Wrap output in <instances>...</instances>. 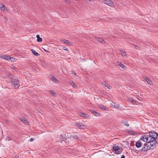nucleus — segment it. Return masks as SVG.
I'll return each mask as SVG.
<instances>
[{"instance_id":"obj_1","label":"nucleus","mask_w":158,"mask_h":158,"mask_svg":"<svg viewBox=\"0 0 158 158\" xmlns=\"http://www.w3.org/2000/svg\"><path fill=\"white\" fill-rule=\"evenodd\" d=\"M140 139L144 142H153L151 146H153L158 143V135L155 131H151L144 135Z\"/></svg>"},{"instance_id":"obj_2","label":"nucleus","mask_w":158,"mask_h":158,"mask_svg":"<svg viewBox=\"0 0 158 158\" xmlns=\"http://www.w3.org/2000/svg\"><path fill=\"white\" fill-rule=\"evenodd\" d=\"M123 149L120 148V147L118 145H116L115 144L113 147V151L114 152V153L116 154H119L122 152Z\"/></svg>"},{"instance_id":"obj_3","label":"nucleus","mask_w":158,"mask_h":158,"mask_svg":"<svg viewBox=\"0 0 158 158\" xmlns=\"http://www.w3.org/2000/svg\"><path fill=\"white\" fill-rule=\"evenodd\" d=\"M103 2L110 6H114V3L111 0H103Z\"/></svg>"},{"instance_id":"obj_4","label":"nucleus","mask_w":158,"mask_h":158,"mask_svg":"<svg viewBox=\"0 0 158 158\" xmlns=\"http://www.w3.org/2000/svg\"><path fill=\"white\" fill-rule=\"evenodd\" d=\"M13 85L14 88L17 89L18 88L19 86V81L17 79H16L14 81V83H13Z\"/></svg>"},{"instance_id":"obj_5","label":"nucleus","mask_w":158,"mask_h":158,"mask_svg":"<svg viewBox=\"0 0 158 158\" xmlns=\"http://www.w3.org/2000/svg\"><path fill=\"white\" fill-rule=\"evenodd\" d=\"M110 104L112 107H114L115 109H118L119 108V105L113 102H111Z\"/></svg>"},{"instance_id":"obj_6","label":"nucleus","mask_w":158,"mask_h":158,"mask_svg":"<svg viewBox=\"0 0 158 158\" xmlns=\"http://www.w3.org/2000/svg\"><path fill=\"white\" fill-rule=\"evenodd\" d=\"M76 126L80 129H84L86 127L85 125L83 124H81L80 123H76Z\"/></svg>"},{"instance_id":"obj_7","label":"nucleus","mask_w":158,"mask_h":158,"mask_svg":"<svg viewBox=\"0 0 158 158\" xmlns=\"http://www.w3.org/2000/svg\"><path fill=\"white\" fill-rule=\"evenodd\" d=\"M0 8L2 12H6L7 10L5 5L3 4H0Z\"/></svg>"},{"instance_id":"obj_8","label":"nucleus","mask_w":158,"mask_h":158,"mask_svg":"<svg viewBox=\"0 0 158 158\" xmlns=\"http://www.w3.org/2000/svg\"><path fill=\"white\" fill-rule=\"evenodd\" d=\"M98 107L101 109L102 110L107 111H108L109 109L108 108H106L105 106H104L102 105H98Z\"/></svg>"},{"instance_id":"obj_9","label":"nucleus","mask_w":158,"mask_h":158,"mask_svg":"<svg viewBox=\"0 0 158 158\" xmlns=\"http://www.w3.org/2000/svg\"><path fill=\"white\" fill-rule=\"evenodd\" d=\"M120 54L124 57H127V54L125 50L123 49L120 50Z\"/></svg>"},{"instance_id":"obj_10","label":"nucleus","mask_w":158,"mask_h":158,"mask_svg":"<svg viewBox=\"0 0 158 158\" xmlns=\"http://www.w3.org/2000/svg\"><path fill=\"white\" fill-rule=\"evenodd\" d=\"M117 63L122 68H123L124 69H126V67L125 66L124 64H122L120 62H117Z\"/></svg>"},{"instance_id":"obj_11","label":"nucleus","mask_w":158,"mask_h":158,"mask_svg":"<svg viewBox=\"0 0 158 158\" xmlns=\"http://www.w3.org/2000/svg\"><path fill=\"white\" fill-rule=\"evenodd\" d=\"M20 120L22 121L25 125H27L28 122L27 121L24 117L21 118H20Z\"/></svg>"},{"instance_id":"obj_12","label":"nucleus","mask_w":158,"mask_h":158,"mask_svg":"<svg viewBox=\"0 0 158 158\" xmlns=\"http://www.w3.org/2000/svg\"><path fill=\"white\" fill-rule=\"evenodd\" d=\"M0 57L4 59L9 60V58H10V56L3 55H2L0 56Z\"/></svg>"},{"instance_id":"obj_13","label":"nucleus","mask_w":158,"mask_h":158,"mask_svg":"<svg viewBox=\"0 0 158 158\" xmlns=\"http://www.w3.org/2000/svg\"><path fill=\"white\" fill-rule=\"evenodd\" d=\"M64 43L68 44L69 45H72L73 44L72 43L69 41L68 40H61Z\"/></svg>"},{"instance_id":"obj_14","label":"nucleus","mask_w":158,"mask_h":158,"mask_svg":"<svg viewBox=\"0 0 158 158\" xmlns=\"http://www.w3.org/2000/svg\"><path fill=\"white\" fill-rule=\"evenodd\" d=\"M79 115L81 116L82 117L87 118L88 117V115L87 114H86L82 112L79 113Z\"/></svg>"},{"instance_id":"obj_15","label":"nucleus","mask_w":158,"mask_h":158,"mask_svg":"<svg viewBox=\"0 0 158 158\" xmlns=\"http://www.w3.org/2000/svg\"><path fill=\"white\" fill-rule=\"evenodd\" d=\"M37 38V41L38 42H41L42 41V39L41 38H40V35H37L36 36Z\"/></svg>"},{"instance_id":"obj_16","label":"nucleus","mask_w":158,"mask_h":158,"mask_svg":"<svg viewBox=\"0 0 158 158\" xmlns=\"http://www.w3.org/2000/svg\"><path fill=\"white\" fill-rule=\"evenodd\" d=\"M70 83L71 85L74 88H77V85H76L75 84V83L72 81H70Z\"/></svg>"},{"instance_id":"obj_17","label":"nucleus","mask_w":158,"mask_h":158,"mask_svg":"<svg viewBox=\"0 0 158 158\" xmlns=\"http://www.w3.org/2000/svg\"><path fill=\"white\" fill-rule=\"evenodd\" d=\"M51 79L52 80V81L55 82H57V81H58V79L54 76H51Z\"/></svg>"},{"instance_id":"obj_18","label":"nucleus","mask_w":158,"mask_h":158,"mask_svg":"<svg viewBox=\"0 0 158 158\" xmlns=\"http://www.w3.org/2000/svg\"><path fill=\"white\" fill-rule=\"evenodd\" d=\"M141 143L139 141L136 142V147L138 148H139L141 147Z\"/></svg>"},{"instance_id":"obj_19","label":"nucleus","mask_w":158,"mask_h":158,"mask_svg":"<svg viewBox=\"0 0 158 158\" xmlns=\"http://www.w3.org/2000/svg\"><path fill=\"white\" fill-rule=\"evenodd\" d=\"M31 51L33 53V54L35 56H38L39 55V54L37 52H36V51L33 50V49H31Z\"/></svg>"},{"instance_id":"obj_20","label":"nucleus","mask_w":158,"mask_h":158,"mask_svg":"<svg viewBox=\"0 0 158 158\" xmlns=\"http://www.w3.org/2000/svg\"><path fill=\"white\" fill-rule=\"evenodd\" d=\"M10 68L13 70L14 71V72H17L18 70L17 68L14 65H11Z\"/></svg>"},{"instance_id":"obj_21","label":"nucleus","mask_w":158,"mask_h":158,"mask_svg":"<svg viewBox=\"0 0 158 158\" xmlns=\"http://www.w3.org/2000/svg\"><path fill=\"white\" fill-rule=\"evenodd\" d=\"M145 80L148 84L150 85L152 84V82L149 79L147 78Z\"/></svg>"},{"instance_id":"obj_22","label":"nucleus","mask_w":158,"mask_h":158,"mask_svg":"<svg viewBox=\"0 0 158 158\" xmlns=\"http://www.w3.org/2000/svg\"><path fill=\"white\" fill-rule=\"evenodd\" d=\"M9 60H10L12 62H15L16 61V60L15 58L11 57L10 56V58H9Z\"/></svg>"},{"instance_id":"obj_23","label":"nucleus","mask_w":158,"mask_h":158,"mask_svg":"<svg viewBox=\"0 0 158 158\" xmlns=\"http://www.w3.org/2000/svg\"><path fill=\"white\" fill-rule=\"evenodd\" d=\"M128 99L133 104H135L136 103L135 101L132 98H128Z\"/></svg>"},{"instance_id":"obj_24","label":"nucleus","mask_w":158,"mask_h":158,"mask_svg":"<svg viewBox=\"0 0 158 158\" xmlns=\"http://www.w3.org/2000/svg\"><path fill=\"white\" fill-rule=\"evenodd\" d=\"M96 39L98 41L101 42H102L103 41V40L101 38H100L99 37H97L96 38Z\"/></svg>"},{"instance_id":"obj_25","label":"nucleus","mask_w":158,"mask_h":158,"mask_svg":"<svg viewBox=\"0 0 158 158\" xmlns=\"http://www.w3.org/2000/svg\"><path fill=\"white\" fill-rule=\"evenodd\" d=\"M71 137L72 138L75 139H77L78 138L77 136L75 135H73L71 136Z\"/></svg>"},{"instance_id":"obj_26","label":"nucleus","mask_w":158,"mask_h":158,"mask_svg":"<svg viewBox=\"0 0 158 158\" xmlns=\"http://www.w3.org/2000/svg\"><path fill=\"white\" fill-rule=\"evenodd\" d=\"M93 114L97 116H100V114L95 111L94 113H93Z\"/></svg>"},{"instance_id":"obj_27","label":"nucleus","mask_w":158,"mask_h":158,"mask_svg":"<svg viewBox=\"0 0 158 158\" xmlns=\"http://www.w3.org/2000/svg\"><path fill=\"white\" fill-rule=\"evenodd\" d=\"M50 93L52 95V96H55L56 95V93L53 92V91H50Z\"/></svg>"},{"instance_id":"obj_28","label":"nucleus","mask_w":158,"mask_h":158,"mask_svg":"<svg viewBox=\"0 0 158 158\" xmlns=\"http://www.w3.org/2000/svg\"><path fill=\"white\" fill-rule=\"evenodd\" d=\"M107 85L106 86V87H107V88L108 89H111V86L108 84V85Z\"/></svg>"},{"instance_id":"obj_29","label":"nucleus","mask_w":158,"mask_h":158,"mask_svg":"<svg viewBox=\"0 0 158 158\" xmlns=\"http://www.w3.org/2000/svg\"><path fill=\"white\" fill-rule=\"evenodd\" d=\"M63 49L65 51H68V49L66 47H64L63 48Z\"/></svg>"},{"instance_id":"obj_30","label":"nucleus","mask_w":158,"mask_h":158,"mask_svg":"<svg viewBox=\"0 0 158 158\" xmlns=\"http://www.w3.org/2000/svg\"><path fill=\"white\" fill-rule=\"evenodd\" d=\"M13 75L12 74H9V77L10 78H12Z\"/></svg>"},{"instance_id":"obj_31","label":"nucleus","mask_w":158,"mask_h":158,"mask_svg":"<svg viewBox=\"0 0 158 158\" xmlns=\"http://www.w3.org/2000/svg\"><path fill=\"white\" fill-rule=\"evenodd\" d=\"M124 124L125 125H126L127 126H129V124H128L127 123V122H126L124 123Z\"/></svg>"},{"instance_id":"obj_32","label":"nucleus","mask_w":158,"mask_h":158,"mask_svg":"<svg viewBox=\"0 0 158 158\" xmlns=\"http://www.w3.org/2000/svg\"><path fill=\"white\" fill-rule=\"evenodd\" d=\"M34 140V138H31L30 139V141L31 142H32Z\"/></svg>"},{"instance_id":"obj_33","label":"nucleus","mask_w":158,"mask_h":158,"mask_svg":"<svg viewBox=\"0 0 158 158\" xmlns=\"http://www.w3.org/2000/svg\"><path fill=\"white\" fill-rule=\"evenodd\" d=\"M90 111L93 114L94 113L95 111L93 110H90Z\"/></svg>"},{"instance_id":"obj_34","label":"nucleus","mask_w":158,"mask_h":158,"mask_svg":"<svg viewBox=\"0 0 158 158\" xmlns=\"http://www.w3.org/2000/svg\"><path fill=\"white\" fill-rule=\"evenodd\" d=\"M134 132L132 131H130V133L133 134V135H135L134 134Z\"/></svg>"},{"instance_id":"obj_35","label":"nucleus","mask_w":158,"mask_h":158,"mask_svg":"<svg viewBox=\"0 0 158 158\" xmlns=\"http://www.w3.org/2000/svg\"><path fill=\"white\" fill-rule=\"evenodd\" d=\"M12 139L11 138H8V139H7V140L8 141H11L12 140Z\"/></svg>"},{"instance_id":"obj_36","label":"nucleus","mask_w":158,"mask_h":158,"mask_svg":"<svg viewBox=\"0 0 158 158\" xmlns=\"http://www.w3.org/2000/svg\"><path fill=\"white\" fill-rule=\"evenodd\" d=\"M4 19H5V21H7L8 20V19L7 17H5Z\"/></svg>"},{"instance_id":"obj_37","label":"nucleus","mask_w":158,"mask_h":158,"mask_svg":"<svg viewBox=\"0 0 158 158\" xmlns=\"http://www.w3.org/2000/svg\"><path fill=\"white\" fill-rule=\"evenodd\" d=\"M66 2L69 3V0H64Z\"/></svg>"},{"instance_id":"obj_38","label":"nucleus","mask_w":158,"mask_h":158,"mask_svg":"<svg viewBox=\"0 0 158 158\" xmlns=\"http://www.w3.org/2000/svg\"><path fill=\"white\" fill-rule=\"evenodd\" d=\"M69 140H70L69 138H68V139H66L65 140H66V141H65V143H66V142H67V141H69Z\"/></svg>"},{"instance_id":"obj_39","label":"nucleus","mask_w":158,"mask_h":158,"mask_svg":"<svg viewBox=\"0 0 158 158\" xmlns=\"http://www.w3.org/2000/svg\"><path fill=\"white\" fill-rule=\"evenodd\" d=\"M103 84L105 85V86H106L107 85H108V84H107V83H106V82H104V83H103Z\"/></svg>"},{"instance_id":"obj_40","label":"nucleus","mask_w":158,"mask_h":158,"mask_svg":"<svg viewBox=\"0 0 158 158\" xmlns=\"http://www.w3.org/2000/svg\"><path fill=\"white\" fill-rule=\"evenodd\" d=\"M121 158H125V156L124 155H123Z\"/></svg>"},{"instance_id":"obj_41","label":"nucleus","mask_w":158,"mask_h":158,"mask_svg":"<svg viewBox=\"0 0 158 158\" xmlns=\"http://www.w3.org/2000/svg\"><path fill=\"white\" fill-rule=\"evenodd\" d=\"M72 73H73V74L75 75L76 74V73H75V72H72Z\"/></svg>"}]
</instances>
